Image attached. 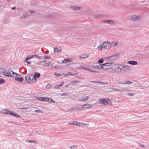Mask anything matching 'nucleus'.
Returning <instances> with one entry per match:
<instances>
[{
	"label": "nucleus",
	"mask_w": 149,
	"mask_h": 149,
	"mask_svg": "<svg viewBox=\"0 0 149 149\" xmlns=\"http://www.w3.org/2000/svg\"><path fill=\"white\" fill-rule=\"evenodd\" d=\"M15 77V79L19 82H22L24 80L23 78L21 77V75L19 74H16Z\"/></svg>",
	"instance_id": "1"
},
{
	"label": "nucleus",
	"mask_w": 149,
	"mask_h": 149,
	"mask_svg": "<svg viewBox=\"0 0 149 149\" xmlns=\"http://www.w3.org/2000/svg\"><path fill=\"white\" fill-rule=\"evenodd\" d=\"M25 79L27 82L29 83H33L34 82V80H33V79H31L30 76L29 75H27L26 77H25Z\"/></svg>",
	"instance_id": "2"
},
{
	"label": "nucleus",
	"mask_w": 149,
	"mask_h": 149,
	"mask_svg": "<svg viewBox=\"0 0 149 149\" xmlns=\"http://www.w3.org/2000/svg\"><path fill=\"white\" fill-rule=\"evenodd\" d=\"M78 64H79L78 63H74L69 64V65H70L71 66H74L75 67V68L76 69H84V68H85V67H83L82 66H81V67H76V66H77V65Z\"/></svg>",
	"instance_id": "3"
},
{
	"label": "nucleus",
	"mask_w": 149,
	"mask_h": 149,
	"mask_svg": "<svg viewBox=\"0 0 149 149\" xmlns=\"http://www.w3.org/2000/svg\"><path fill=\"white\" fill-rule=\"evenodd\" d=\"M124 67H125L124 65H119L118 67V69L119 70V72L121 73H124L125 72Z\"/></svg>",
	"instance_id": "4"
},
{
	"label": "nucleus",
	"mask_w": 149,
	"mask_h": 149,
	"mask_svg": "<svg viewBox=\"0 0 149 149\" xmlns=\"http://www.w3.org/2000/svg\"><path fill=\"white\" fill-rule=\"evenodd\" d=\"M40 74L39 73L36 72L33 75V80H34V82H36V79L39 78L40 77Z\"/></svg>",
	"instance_id": "5"
},
{
	"label": "nucleus",
	"mask_w": 149,
	"mask_h": 149,
	"mask_svg": "<svg viewBox=\"0 0 149 149\" xmlns=\"http://www.w3.org/2000/svg\"><path fill=\"white\" fill-rule=\"evenodd\" d=\"M9 111H11L8 109H3L1 111H0V113L3 114H7L9 115V114H10V113H9V112H10Z\"/></svg>",
	"instance_id": "6"
},
{
	"label": "nucleus",
	"mask_w": 149,
	"mask_h": 149,
	"mask_svg": "<svg viewBox=\"0 0 149 149\" xmlns=\"http://www.w3.org/2000/svg\"><path fill=\"white\" fill-rule=\"evenodd\" d=\"M9 113H10L9 114V115H11L13 116H14L17 118H20V115L16 113H14V112H12V111H9Z\"/></svg>",
	"instance_id": "7"
},
{
	"label": "nucleus",
	"mask_w": 149,
	"mask_h": 149,
	"mask_svg": "<svg viewBox=\"0 0 149 149\" xmlns=\"http://www.w3.org/2000/svg\"><path fill=\"white\" fill-rule=\"evenodd\" d=\"M31 14V13L30 12H26L24 13L22 16H21V18H24L25 17L29 16Z\"/></svg>",
	"instance_id": "8"
},
{
	"label": "nucleus",
	"mask_w": 149,
	"mask_h": 149,
	"mask_svg": "<svg viewBox=\"0 0 149 149\" xmlns=\"http://www.w3.org/2000/svg\"><path fill=\"white\" fill-rule=\"evenodd\" d=\"M107 64H109V63H105L101 64V65H100V68H102L103 70H107V69L111 68V67H109L108 68H105V67H106V65Z\"/></svg>",
	"instance_id": "9"
},
{
	"label": "nucleus",
	"mask_w": 149,
	"mask_h": 149,
	"mask_svg": "<svg viewBox=\"0 0 149 149\" xmlns=\"http://www.w3.org/2000/svg\"><path fill=\"white\" fill-rule=\"evenodd\" d=\"M88 99V97L86 96H84L81 97L79 100H78L79 101H85Z\"/></svg>",
	"instance_id": "10"
},
{
	"label": "nucleus",
	"mask_w": 149,
	"mask_h": 149,
	"mask_svg": "<svg viewBox=\"0 0 149 149\" xmlns=\"http://www.w3.org/2000/svg\"><path fill=\"white\" fill-rule=\"evenodd\" d=\"M127 63L133 65H136L138 64V62L136 61H131L127 62Z\"/></svg>",
	"instance_id": "11"
},
{
	"label": "nucleus",
	"mask_w": 149,
	"mask_h": 149,
	"mask_svg": "<svg viewBox=\"0 0 149 149\" xmlns=\"http://www.w3.org/2000/svg\"><path fill=\"white\" fill-rule=\"evenodd\" d=\"M46 100H45V101L49 103H55V102L54 100L50 98L46 97Z\"/></svg>",
	"instance_id": "12"
},
{
	"label": "nucleus",
	"mask_w": 149,
	"mask_h": 149,
	"mask_svg": "<svg viewBox=\"0 0 149 149\" xmlns=\"http://www.w3.org/2000/svg\"><path fill=\"white\" fill-rule=\"evenodd\" d=\"M102 22L105 23H108L110 24H112L113 23V21L111 20H104L102 21Z\"/></svg>",
	"instance_id": "13"
},
{
	"label": "nucleus",
	"mask_w": 149,
	"mask_h": 149,
	"mask_svg": "<svg viewBox=\"0 0 149 149\" xmlns=\"http://www.w3.org/2000/svg\"><path fill=\"white\" fill-rule=\"evenodd\" d=\"M8 72L10 74V77H14V75L15 74V75H16V74H17V73H16L15 72H14L12 70H8Z\"/></svg>",
	"instance_id": "14"
},
{
	"label": "nucleus",
	"mask_w": 149,
	"mask_h": 149,
	"mask_svg": "<svg viewBox=\"0 0 149 149\" xmlns=\"http://www.w3.org/2000/svg\"><path fill=\"white\" fill-rule=\"evenodd\" d=\"M61 49L62 48L60 47L57 48L55 47L54 49V51L55 53L60 52H61Z\"/></svg>",
	"instance_id": "15"
},
{
	"label": "nucleus",
	"mask_w": 149,
	"mask_h": 149,
	"mask_svg": "<svg viewBox=\"0 0 149 149\" xmlns=\"http://www.w3.org/2000/svg\"><path fill=\"white\" fill-rule=\"evenodd\" d=\"M119 55L117 54H116L114 55L111 56H110L109 58H112V60H113L116 59L117 57H119Z\"/></svg>",
	"instance_id": "16"
},
{
	"label": "nucleus",
	"mask_w": 149,
	"mask_h": 149,
	"mask_svg": "<svg viewBox=\"0 0 149 149\" xmlns=\"http://www.w3.org/2000/svg\"><path fill=\"white\" fill-rule=\"evenodd\" d=\"M84 109H89L91 108L93 106L91 104H86L84 105Z\"/></svg>",
	"instance_id": "17"
},
{
	"label": "nucleus",
	"mask_w": 149,
	"mask_h": 149,
	"mask_svg": "<svg viewBox=\"0 0 149 149\" xmlns=\"http://www.w3.org/2000/svg\"><path fill=\"white\" fill-rule=\"evenodd\" d=\"M124 68V69L125 70V72L127 71H129L131 70V68L128 65H125V67Z\"/></svg>",
	"instance_id": "18"
},
{
	"label": "nucleus",
	"mask_w": 149,
	"mask_h": 149,
	"mask_svg": "<svg viewBox=\"0 0 149 149\" xmlns=\"http://www.w3.org/2000/svg\"><path fill=\"white\" fill-rule=\"evenodd\" d=\"M64 84V82H63L61 83L60 84L57 85L56 86H55L54 87L55 88H58L62 86Z\"/></svg>",
	"instance_id": "19"
},
{
	"label": "nucleus",
	"mask_w": 149,
	"mask_h": 149,
	"mask_svg": "<svg viewBox=\"0 0 149 149\" xmlns=\"http://www.w3.org/2000/svg\"><path fill=\"white\" fill-rule=\"evenodd\" d=\"M71 8L74 10H79L81 9V7H77L76 6H75L74 7L72 6Z\"/></svg>",
	"instance_id": "20"
},
{
	"label": "nucleus",
	"mask_w": 149,
	"mask_h": 149,
	"mask_svg": "<svg viewBox=\"0 0 149 149\" xmlns=\"http://www.w3.org/2000/svg\"><path fill=\"white\" fill-rule=\"evenodd\" d=\"M108 43H110L109 42H104L102 43L101 45L103 48H104V47L108 44Z\"/></svg>",
	"instance_id": "21"
},
{
	"label": "nucleus",
	"mask_w": 149,
	"mask_h": 149,
	"mask_svg": "<svg viewBox=\"0 0 149 149\" xmlns=\"http://www.w3.org/2000/svg\"><path fill=\"white\" fill-rule=\"evenodd\" d=\"M37 99L39 100L42 101H45V100H46V97H38L37 98Z\"/></svg>",
	"instance_id": "22"
},
{
	"label": "nucleus",
	"mask_w": 149,
	"mask_h": 149,
	"mask_svg": "<svg viewBox=\"0 0 149 149\" xmlns=\"http://www.w3.org/2000/svg\"><path fill=\"white\" fill-rule=\"evenodd\" d=\"M103 15L101 14H96L93 15V17L97 19L101 16H103Z\"/></svg>",
	"instance_id": "23"
},
{
	"label": "nucleus",
	"mask_w": 149,
	"mask_h": 149,
	"mask_svg": "<svg viewBox=\"0 0 149 149\" xmlns=\"http://www.w3.org/2000/svg\"><path fill=\"white\" fill-rule=\"evenodd\" d=\"M79 83V82L77 81H72L70 82V84L71 85H74L76 84H77Z\"/></svg>",
	"instance_id": "24"
},
{
	"label": "nucleus",
	"mask_w": 149,
	"mask_h": 149,
	"mask_svg": "<svg viewBox=\"0 0 149 149\" xmlns=\"http://www.w3.org/2000/svg\"><path fill=\"white\" fill-rule=\"evenodd\" d=\"M85 125H86V124H84V123H81L80 122H77V126H81V127H83Z\"/></svg>",
	"instance_id": "25"
},
{
	"label": "nucleus",
	"mask_w": 149,
	"mask_h": 149,
	"mask_svg": "<svg viewBox=\"0 0 149 149\" xmlns=\"http://www.w3.org/2000/svg\"><path fill=\"white\" fill-rule=\"evenodd\" d=\"M111 47V44L110 43H108V44L107 45L104 47V49H110V48Z\"/></svg>",
	"instance_id": "26"
},
{
	"label": "nucleus",
	"mask_w": 149,
	"mask_h": 149,
	"mask_svg": "<svg viewBox=\"0 0 149 149\" xmlns=\"http://www.w3.org/2000/svg\"><path fill=\"white\" fill-rule=\"evenodd\" d=\"M88 57L87 55V54H82L80 56H79V57L80 58H86Z\"/></svg>",
	"instance_id": "27"
},
{
	"label": "nucleus",
	"mask_w": 149,
	"mask_h": 149,
	"mask_svg": "<svg viewBox=\"0 0 149 149\" xmlns=\"http://www.w3.org/2000/svg\"><path fill=\"white\" fill-rule=\"evenodd\" d=\"M6 72L5 70L2 68H0V73L1 74H3L5 73Z\"/></svg>",
	"instance_id": "28"
},
{
	"label": "nucleus",
	"mask_w": 149,
	"mask_h": 149,
	"mask_svg": "<svg viewBox=\"0 0 149 149\" xmlns=\"http://www.w3.org/2000/svg\"><path fill=\"white\" fill-rule=\"evenodd\" d=\"M106 99H101L100 100V102L101 104H105L104 101Z\"/></svg>",
	"instance_id": "29"
},
{
	"label": "nucleus",
	"mask_w": 149,
	"mask_h": 149,
	"mask_svg": "<svg viewBox=\"0 0 149 149\" xmlns=\"http://www.w3.org/2000/svg\"><path fill=\"white\" fill-rule=\"evenodd\" d=\"M33 56H32V55H29L28 57H27L25 59V61H28L30 59L32 58H33Z\"/></svg>",
	"instance_id": "30"
},
{
	"label": "nucleus",
	"mask_w": 149,
	"mask_h": 149,
	"mask_svg": "<svg viewBox=\"0 0 149 149\" xmlns=\"http://www.w3.org/2000/svg\"><path fill=\"white\" fill-rule=\"evenodd\" d=\"M77 121H73L71 122L70 123H69L68 124L69 125H77Z\"/></svg>",
	"instance_id": "31"
},
{
	"label": "nucleus",
	"mask_w": 149,
	"mask_h": 149,
	"mask_svg": "<svg viewBox=\"0 0 149 149\" xmlns=\"http://www.w3.org/2000/svg\"><path fill=\"white\" fill-rule=\"evenodd\" d=\"M136 16L134 15L131 17L130 18V19L133 21H135L136 20Z\"/></svg>",
	"instance_id": "32"
},
{
	"label": "nucleus",
	"mask_w": 149,
	"mask_h": 149,
	"mask_svg": "<svg viewBox=\"0 0 149 149\" xmlns=\"http://www.w3.org/2000/svg\"><path fill=\"white\" fill-rule=\"evenodd\" d=\"M107 63H108L109 64H106V67L107 66H110V65H113L114 64V62H107Z\"/></svg>",
	"instance_id": "33"
},
{
	"label": "nucleus",
	"mask_w": 149,
	"mask_h": 149,
	"mask_svg": "<svg viewBox=\"0 0 149 149\" xmlns=\"http://www.w3.org/2000/svg\"><path fill=\"white\" fill-rule=\"evenodd\" d=\"M5 82V81L3 79H0V84H4Z\"/></svg>",
	"instance_id": "34"
},
{
	"label": "nucleus",
	"mask_w": 149,
	"mask_h": 149,
	"mask_svg": "<svg viewBox=\"0 0 149 149\" xmlns=\"http://www.w3.org/2000/svg\"><path fill=\"white\" fill-rule=\"evenodd\" d=\"M26 142H29L30 143H37V141L36 140H33L32 141H25Z\"/></svg>",
	"instance_id": "35"
},
{
	"label": "nucleus",
	"mask_w": 149,
	"mask_h": 149,
	"mask_svg": "<svg viewBox=\"0 0 149 149\" xmlns=\"http://www.w3.org/2000/svg\"><path fill=\"white\" fill-rule=\"evenodd\" d=\"M110 89H113V91H119L120 92V89L116 88H109Z\"/></svg>",
	"instance_id": "36"
},
{
	"label": "nucleus",
	"mask_w": 149,
	"mask_h": 149,
	"mask_svg": "<svg viewBox=\"0 0 149 149\" xmlns=\"http://www.w3.org/2000/svg\"><path fill=\"white\" fill-rule=\"evenodd\" d=\"M32 56L33 57H36L38 58L39 59H40L41 58H43L41 56H38L37 55H32Z\"/></svg>",
	"instance_id": "37"
},
{
	"label": "nucleus",
	"mask_w": 149,
	"mask_h": 149,
	"mask_svg": "<svg viewBox=\"0 0 149 149\" xmlns=\"http://www.w3.org/2000/svg\"><path fill=\"white\" fill-rule=\"evenodd\" d=\"M104 62V60L103 59L101 58L98 61V62L99 64H101Z\"/></svg>",
	"instance_id": "38"
},
{
	"label": "nucleus",
	"mask_w": 149,
	"mask_h": 149,
	"mask_svg": "<svg viewBox=\"0 0 149 149\" xmlns=\"http://www.w3.org/2000/svg\"><path fill=\"white\" fill-rule=\"evenodd\" d=\"M52 65V63H47L45 64L44 65L46 66H49Z\"/></svg>",
	"instance_id": "39"
},
{
	"label": "nucleus",
	"mask_w": 149,
	"mask_h": 149,
	"mask_svg": "<svg viewBox=\"0 0 149 149\" xmlns=\"http://www.w3.org/2000/svg\"><path fill=\"white\" fill-rule=\"evenodd\" d=\"M44 58H45L46 59H48L51 58V57L46 55H44L43 56Z\"/></svg>",
	"instance_id": "40"
},
{
	"label": "nucleus",
	"mask_w": 149,
	"mask_h": 149,
	"mask_svg": "<svg viewBox=\"0 0 149 149\" xmlns=\"http://www.w3.org/2000/svg\"><path fill=\"white\" fill-rule=\"evenodd\" d=\"M71 149H77V146L73 145L70 147Z\"/></svg>",
	"instance_id": "41"
},
{
	"label": "nucleus",
	"mask_w": 149,
	"mask_h": 149,
	"mask_svg": "<svg viewBox=\"0 0 149 149\" xmlns=\"http://www.w3.org/2000/svg\"><path fill=\"white\" fill-rule=\"evenodd\" d=\"M132 82L131 81H126L125 82V84H132Z\"/></svg>",
	"instance_id": "42"
},
{
	"label": "nucleus",
	"mask_w": 149,
	"mask_h": 149,
	"mask_svg": "<svg viewBox=\"0 0 149 149\" xmlns=\"http://www.w3.org/2000/svg\"><path fill=\"white\" fill-rule=\"evenodd\" d=\"M77 110L76 107H72L71 109H70L69 110L70 111H76Z\"/></svg>",
	"instance_id": "43"
},
{
	"label": "nucleus",
	"mask_w": 149,
	"mask_h": 149,
	"mask_svg": "<svg viewBox=\"0 0 149 149\" xmlns=\"http://www.w3.org/2000/svg\"><path fill=\"white\" fill-rule=\"evenodd\" d=\"M54 75H55V76H56L57 77H60L62 76V75L61 74H57L56 73H54Z\"/></svg>",
	"instance_id": "44"
},
{
	"label": "nucleus",
	"mask_w": 149,
	"mask_h": 149,
	"mask_svg": "<svg viewBox=\"0 0 149 149\" xmlns=\"http://www.w3.org/2000/svg\"><path fill=\"white\" fill-rule=\"evenodd\" d=\"M100 65H101V64H100V65H97V66L94 65L93 66L95 68H99V69H100L101 68H100Z\"/></svg>",
	"instance_id": "45"
},
{
	"label": "nucleus",
	"mask_w": 149,
	"mask_h": 149,
	"mask_svg": "<svg viewBox=\"0 0 149 149\" xmlns=\"http://www.w3.org/2000/svg\"><path fill=\"white\" fill-rule=\"evenodd\" d=\"M135 94L134 93H127V95L129 96H133Z\"/></svg>",
	"instance_id": "46"
},
{
	"label": "nucleus",
	"mask_w": 149,
	"mask_h": 149,
	"mask_svg": "<svg viewBox=\"0 0 149 149\" xmlns=\"http://www.w3.org/2000/svg\"><path fill=\"white\" fill-rule=\"evenodd\" d=\"M66 75H67L68 76V75H73V74L72 73H71L70 72H67V73L66 74Z\"/></svg>",
	"instance_id": "47"
},
{
	"label": "nucleus",
	"mask_w": 149,
	"mask_h": 149,
	"mask_svg": "<svg viewBox=\"0 0 149 149\" xmlns=\"http://www.w3.org/2000/svg\"><path fill=\"white\" fill-rule=\"evenodd\" d=\"M65 61L67 62H70L71 61V59L70 58H68L67 59H65Z\"/></svg>",
	"instance_id": "48"
},
{
	"label": "nucleus",
	"mask_w": 149,
	"mask_h": 149,
	"mask_svg": "<svg viewBox=\"0 0 149 149\" xmlns=\"http://www.w3.org/2000/svg\"><path fill=\"white\" fill-rule=\"evenodd\" d=\"M102 48H103V47H102V45H99L97 47L98 49V50H101L102 49Z\"/></svg>",
	"instance_id": "49"
},
{
	"label": "nucleus",
	"mask_w": 149,
	"mask_h": 149,
	"mask_svg": "<svg viewBox=\"0 0 149 149\" xmlns=\"http://www.w3.org/2000/svg\"><path fill=\"white\" fill-rule=\"evenodd\" d=\"M4 75L6 76L10 77V74L9 72H6L5 73Z\"/></svg>",
	"instance_id": "50"
},
{
	"label": "nucleus",
	"mask_w": 149,
	"mask_h": 149,
	"mask_svg": "<svg viewBox=\"0 0 149 149\" xmlns=\"http://www.w3.org/2000/svg\"><path fill=\"white\" fill-rule=\"evenodd\" d=\"M118 44V42H111V44H112L114 46H115L117 45Z\"/></svg>",
	"instance_id": "51"
},
{
	"label": "nucleus",
	"mask_w": 149,
	"mask_h": 149,
	"mask_svg": "<svg viewBox=\"0 0 149 149\" xmlns=\"http://www.w3.org/2000/svg\"><path fill=\"white\" fill-rule=\"evenodd\" d=\"M84 109V107L83 106V107H79V110H82Z\"/></svg>",
	"instance_id": "52"
},
{
	"label": "nucleus",
	"mask_w": 149,
	"mask_h": 149,
	"mask_svg": "<svg viewBox=\"0 0 149 149\" xmlns=\"http://www.w3.org/2000/svg\"><path fill=\"white\" fill-rule=\"evenodd\" d=\"M84 70H88L90 72H91V69H90V68H86V67H85V68H84Z\"/></svg>",
	"instance_id": "53"
},
{
	"label": "nucleus",
	"mask_w": 149,
	"mask_h": 149,
	"mask_svg": "<svg viewBox=\"0 0 149 149\" xmlns=\"http://www.w3.org/2000/svg\"><path fill=\"white\" fill-rule=\"evenodd\" d=\"M99 84H108V83H104L102 81H100V82H99Z\"/></svg>",
	"instance_id": "54"
},
{
	"label": "nucleus",
	"mask_w": 149,
	"mask_h": 149,
	"mask_svg": "<svg viewBox=\"0 0 149 149\" xmlns=\"http://www.w3.org/2000/svg\"><path fill=\"white\" fill-rule=\"evenodd\" d=\"M34 111L35 112H38L41 113H42V111L40 110H36Z\"/></svg>",
	"instance_id": "55"
},
{
	"label": "nucleus",
	"mask_w": 149,
	"mask_h": 149,
	"mask_svg": "<svg viewBox=\"0 0 149 149\" xmlns=\"http://www.w3.org/2000/svg\"><path fill=\"white\" fill-rule=\"evenodd\" d=\"M136 20H135V21H137V20H138L139 19L141 18L139 17L136 16Z\"/></svg>",
	"instance_id": "56"
},
{
	"label": "nucleus",
	"mask_w": 149,
	"mask_h": 149,
	"mask_svg": "<svg viewBox=\"0 0 149 149\" xmlns=\"http://www.w3.org/2000/svg\"><path fill=\"white\" fill-rule=\"evenodd\" d=\"M127 89H125L124 88H122L120 90V92L121 91H127Z\"/></svg>",
	"instance_id": "57"
},
{
	"label": "nucleus",
	"mask_w": 149,
	"mask_h": 149,
	"mask_svg": "<svg viewBox=\"0 0 149 149\" xmlns=\"http://www.w3.org/2000/svg\"><path fill=\"white\" fill-rule=\"evenodd\" d=\"M67 93H62V94H61V96H65V95H67Z\"/></svg>",
	"instance_id": "58"
},
{
	"label": "nucleus",
	"mask_w": 149,
	"mask_h": 149,
	"mask_svg": "<svg viewBox=\"0 0 149 149\" xmlns=\"http://www.w3.org/2000/svg\"><path fill=\"white\" fill-rule=\"evenodd\" d=\"M104 103H105V104H109V102L106 100H105L104 101Z\"/></svg>",
	"instance_id": "59"
},
{
	"label": "nucleus",
	"mask_w": 149,
	"mask_h": 149,
	"mask_svg": "<svg viewBox=\"0 0 149 149\" xmlns=\"http://www.w3.org/2000/svg\"><path fill=\"white\" fill-rule=\"evenodd\" d=\"M118 83L119 84H125V82H118Z\"/></svg>",
	"instance_id": "60"
},
{
	"label": "nucleus",
	"mask_w": 149,
	"mask_h": 149,
	"mask_svg": "<svg viewBox=\"0 0 149 149\" xmlns=\"http://www.w3.org/2000/svg\"><path fill=\"white\" fill-rule=\"evenodd\" d=\"M107 60L108 59L109 60H112V58H109V57H107Z\"/></svg>",
	"instance_id": "61"
},
{
	"label": "nucleus",
	"mask_w": 149,
	"mask_h": 149,
	"mask_svg": "<svg viewBox=\"0 0 149 149\" xmlns=\"http://www.w3.org/2000/svg\"><path fill=\"white\" fill-rule=\"evenodd\" d=\"M16 8L14 6L11 8V9L12 10H14Z\"/></svg>",
	"instance_id": "62"
},
{
	"label": "nucleus",
	"mask_w": 149,
	"mask_h": 149,
	"mask_svg": "<svg viewBox=\"0 0 149 149\" xmlns=\"http://www.w3.org/2000/svg\"><path fill=\"white\" fill-rule=\"evenodd\" d=\"M61 66H57V68H58V69H60L61 68Z\"/></svg>",
	"instance_id": "63"
},
{
	"label": "nucleus",
	"mask_w": 149,
	"mask_h": 149,
	"mask_svg": "<svg viewBox=\"0 0 149 149\" xmlns=\"http://www.w3.org/2000/svg\"><path fill=\"white\" fill-rule=\"evenodd\" d=\"M67 62H66V61H65V59H64L62 61V63H66Z\"/></svg>",
	"instance_id": "64"
}]
</instances>
